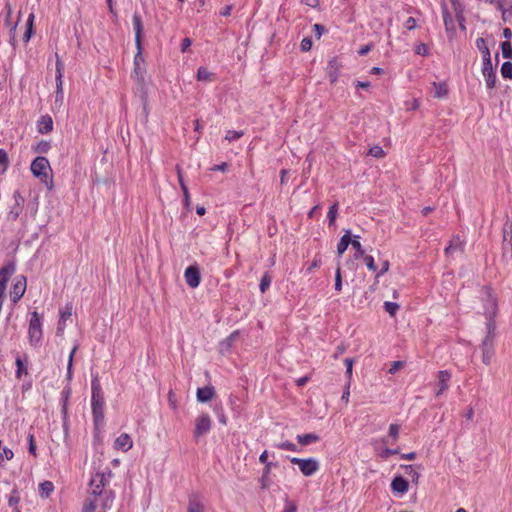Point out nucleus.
<instances>
[{"label": "nucleus", "mask_w": 512, "mask_h": 512, "mask_svg": "<svg viewBox=\"0 0 512 512\" xmlns=\"http://www.w3.org/2000/svg\"><path fill=\"white\" fill-rule=\"evenodd\" d=\"M104 393L100 384V380L96 375L91 381V408L93 419L96 425L104 420Z\"/></svg>", "instance_id": "1"}, {"label": "nucleus", "mask_w": 512, "mask_h": 512, "mask_svg": "<svg viewBox=\"0 0 512 512\" xmlns=\"http://www.w3.org/2000/svg\"><path fill=\"white\" fill-rule=\"evenodd\" d=\"M442 13H443V22H444L446 30L452 29L453 28V19L450 15L448 9L443 8Z\"/></svg>", "instance_id": "40"}, {"label": "nucleus", "mask_w": 512, "mask_h": 512, "mask_svg": "<svg viewBox=\"0 0 512 512\" xmlns=\"http://www.w3.org/2000/svg\"><path fill=\"white\" fill-rule=\"evenodd\" d=\"M291 463L298 465L301 473L304 476H312L319 470V462L314 458H297L292 457L290 459Z\"/></svg>", "instance_id": "9"}, {"label": "nucleus", "mask_w": 512, "mask_h": 512, "mask_svg": "<svg viewBox=\"0 0 512 512\" xmlns=\"http://www.w3.org/2000/svg\"><path fill=\"white\" fill-rule=\"evenodd\" d=\"M239 331H233L224 341L222 344H225L227 347H230L233 342L238 338Z\"/></svg>", "instance_id": "53"}, {"label": "nucleus", "mask_w": 512, "mask_h": 512, "mask_svg": "<svg viewBox=\"0 0 512 512\" xmlns=\"http://www.w3.org/2000/svg\"><path fill=\"white\" fill-rule=\"evenodd\" d=\"M214 395H215V390H214V387H212V386L198 388L197 393H196L197 400L201 403L210 401L214 397Z\"/></svg>", "instance_id": "20"}, {"label": "nucleus", "mask_w": 512, "mask_h": 512, "mask_svg": "<svg viewBox=\"0 0 512 512\" xmlns=\"http://www.w3.org/2000/svg\"><path fill=\"white\" fill-rule=\"evenodd\" d=\"M19 500L20 499H19V496H18L17 492L13 491L11 493V495L9 496L8 505L15 510V508H18Z\"/></svg>", "instance_id": "46"}, {"label": "nucleus", "mask_w": 512, "mask_h": 512, "mask_svg": "<svg viewBox=\"0 0 512 512\" xmlns=\"http://www.w3.org/2000/svg\"><path fill=\"white\" fill-rule=\"evenodd\" d=\"M243 131L228 130L225 135V140L231 142L240 139L243 136Z\"/></svg>", "instance_id": "41"}, {"label": "nucleus", "mask_w": 512, "mask_h": 512, "mask_svg": "<svg viewBox=\"0 0 512 512\" xmlns=\"http://www.w3.org/2000/svg\"><path fill=\"white\" fill-rule=\"evenodd\" d=\"M488 334L486 335L485 339L482 342L481 350H482V362L486 365H489L492 361V358L494 356L495 350H494V336L492 333V325H488Z\"/></svg>", "instance_id": "8"}, {"label": "nucleus", "mask_w": 512, "mask_h": 512, "mask_svg": "<svg viewBox=\"0 0 512 512\" xmlns=\"http://www.w3.org/2000/svg\"><path fill=\"white\" fill-rule=\"evenodd\" d=\"M53 130V119L50 115H42L37 121V131L41 134H48Z\"/></svg>", "instance_id": "16"}, {"label": "nucleus", "mask_w": 512, "mask_h": 512, "mask_svg": "<svg viewBox=\"0 0 512 512\" xmlns=\"http://www.w3.org/2000/svg\"><path fill=\"white\" fill-rule=\"evenodd\" d=\"M362 257H363V260H364L367 268L371 271H375L376 264H375L374 258L371 255H364Z\"/></svg>", "instance_id": "51"}, {"label": "nucleus", "mask_w": 512, "mask_h": 512, "mask_svg": "<svg viewBox=\"0 0 512 512\" xmlns=\"http://www.w3.org/2000/svg\"><path fill=\"white\" fill-rule=\"evenodd\" d=\"M340 68H341V63L339 62V60L336 57L332 58L329 61L328 66H327V74H328V77L332 84H334L337 81Z\"/></svg>", "instance_id": "19"}, {"label": "nucleus", "mask_w": 512, "mask_h": 512, "mask_svg": "<svg viewBox=\"0 0 512 512\" xmlns=\"http://www.w3.org/2000/svg\"><path fill=\"white\" fill-rule=\"evenodd\" d=\"M272 278L268 272H265L261 278L259 289L261 293H265L271 285Z\"/></svg>", "instance_id": "33"}, {"label": "nucleus", "mask_w": 512, "mask_h": 512, "mask_svg": "<svg viewBox=\"0 0 512 512\" xmlns=\"http://www.w3.org/2000/svg\"><path fill=\"white\" fill-rule=\"evenodd\" d=\"M115 499L114 492H107L99 497L87 498L85 503L87 505V511H93L97 509L109 510L111 509Z\"/></svg>", "instance_id": "4"}, {"label": "nucleus", "mask_w": 512, "mask_h": 512, "mask_svg": "<svg viewBox=\"0 0 512 512\" xmlns=\"http://www.w3.org/2000/svg\"><path fill=\"white\" fill-rule=\"evenodd\" d=\"M322 264V261L320 258H315L310 266L307 268V272L311 273L314 269L319 268Z\"/></svg>", "instance_id": "59"}, {"label": "nucleus", "mask_w": 512, "mask_h": 512, "mask_svg": "<svg viewBox=\"0 0 512 512\" xmlns=\"http://www.w3.org/2000/svg\"><path fill=\"white\" fill-rule=\"evenodd\" d=\"M337 212H338V203L336 202L329 208V211L327 213L329 225H334L335 220L337 218Z\"/></svg>", "instance_id": "37"}, {"label": "nucleus", "mask_w": 512, "mask_h": 512, "mask_svg": "<svg viewBox=\"0 0 512 512\" xmlns=\"http://www.w3.org/2000/svg\"><path fill=\"white\" fill-rule=\"evenodd\" d=\"M324 32H325V27L323 25L318 24V23L313 25V33L318 39L321 38V36L324 34Z\"/></svg>", "instance_id": "54"}, {"label": "nucleus", "mask_w": 512, "mask_h": 512, "mask_svg": "<svg viewBox=\"0 0 512 512\" xmlns=\"http://www.w3.org/2000/svg\"><path fill=\"white\" fill-rule=\"evenodd\" d=\"M501 51H502V55L504 58L506 59H511L512 58V45H511V42L510 41H504L501 43Z\"/></svg>", "instance_id": "35"}, {"label": "nucleus", "mask_w": 512, "mask_h": 512, "mask_svg": "<svg viewBox=\"0 0 512 512\" xmlns=\"http://www.w3.org/2000/svg\"><path fill=\"white\" fill-rule=\"evenodd\" d=\"M197 80L201 82H212L215 80V74L210 72L206 67H199L197 70Z\"/></svg>", "instance_id": "23"}, {"label": "nucleus", "mask_w": 512, "mask_h": 512, "mask_svg": "<svg viewBox=\"0 0 512 512\" xmlns=\"http://www.w3.org/2000/svg\"><path fill=\"white\" fill-rule=\"evenodd\" d=\"M344 364L346 366V376L348 378V381L351 382L354 361L351 358H346L344 359Z\"/></svg>", "instance_id": "44"}, {"label": "nucleus", "mask_w": 512, "mask_h": 512, "mask_svg": "<svg viewBox=\"0 0 512 512\" xmlns=\"http://www.w3.org/2000/svg\"><path fill=\"white\" fill-rule=\"evenodd\" d=\"M271 467H272V463L265 464V468L263 470V474H262V477H261L262 488H267L268 487V485L264 483V479L269 476L270 471H271Z\"/></svg>", "instance_id": "52"}, {"label": "nucleus", "mask_w": 512, "mask_h": 512, "mask_svg": "<svg viewBox=\"0 0 512 512\" xmlns=\"http://www.w3.org/2000/svg\"><path fill=\"white\" fill-rule=\"evenodd\" d=\"M399 430L400 427L397 424H390L389 426V435L394 439L397 440L399 436Z\"/></svg>", "instance_id": "55"}, {"label": "nucleus", "mask_w": 512, "mask_h": 512, "mask_svg": "<svg viewBox=\"0 0 512 512\" xmlns=\"http://www.w3.org/2000/svg\"><path fill=\"white\" fill-rule=\"evenodd\" d=\"M384 308L385 311L389 313L390 316H395L397 311L399 310V305L395 302L386 301L384 303Z\"/></svg>", "instance_id": "39"}, {"label": "nucleus", "mask_w": 512, "mask_h": 512, "mask_svg": "<svg viewBox=\"0 0 512 512\" xmlns=\"http://www.w3.org/2000/svg\"><path fill=\"white\" fill-rule=\"evenodd\" d=\"M369 155L375 158H383L385 156V152L381 146H373L369 149Z\"/></svg>", "instance_id": "43"}, {"label": "nucleus", "mask_w": 512, "mask_h": 512, "mask_svg": "<svg viewBox=\"0 0 512 512\" xmlns=\"http://www.w3.org/2000/svg\"><path fill=\"white\" fill-rule=\"evenodd\" d=\"M136 48H137V52L134 56L133 74L138 81H144L146 69H145V60L142 55V46L136 47Z\"/></svg>", "instance_id": "12"}, {"label": "nucleus", "mask_w": 512, "mask_h": 512, "mask_svg": "<svg viewBox=\"0 0 512 512\" xmlns=\"http://www.w3.org/2000/svg\"><path fill=\"white\" fill-rule=\"evenodd\" d=\"M30 170L33 176L38 178L48 190H52L54 188L52 169L46 157H36L31 163Z\"/></svg>", "instance_id": "2"}, {"label": "nucleus", "mask_w": 512, "mask_h": 512, "mask_svg": "<svg viewBox=\"0 0 512 512\" xmlns=\"http://www.w3.org/2000/svg\"><path fill=\"white\" fill-rule=\"evenodd\" d=\"M501 75L505 79L512 78V63L510 61H506L501 66Z\"/></svg>", "instance_id": "34"}, {"label": "nucleus", "mask_w": 512, "mask_h": 512, "mask_svg": "<svg viewBox=\"0 0 512 512\" xmlns=\"http://www.w3.org/2000/svg\"><path fill=\"white\" fill-rule=\"evenodd\" d=\"M56 57V91H63V75L65 65L64 62L60 59L58 53L55 54Z\"/></svg>", "instance_id": "15"}, {"label": "nucleus", "mask_w": 512, "mask_h": 512, "mask_svg": "<svg viewBox=\"0 0 512 512\" xmlns=\"http://www.w3.org/2000/svg\"><path fill=\"white\" fill-rule=\"evenodd\" d=\"M358 238H359L358 236H355L354 239H352V241H351L352 247L356 250V255H355L356 258L362 257L365 255V251H364L361 243L359 242Z\"/></svg>", "instance_id": "38"}, {"label": "nucleus", "mask_w": 512, "mask_h": 512, "mask_svg": "<svg viewBox=\"0 0 512 512\" xmlns=\"http://www.w3.org/2000/svg\"><path fill=\"white\" fill-rule=\"evenodd\" d=\"M462 249V241L460 240L459 236H454L450 242L449 245L445 248L444 252L445 255H450L456 250Z\"/></svg>", "instance_id": "27"}, {"label": "nucleus", "mask_w": 512, "mask_h": 512, "mask_svg": "<svg viewBox=\"0 0 512 512\" xmlns=\"http://www.w3.org/2000/svg\"><path fill=\"white\" fill-rule=\"evenodd\" d=\"M0 165L3 167V171H5L9 165L8 155L4 149H0Z\"/></svg>", "instance_id": "47"}, {"label": "nucleus", "mask_w": 512, "mask_h": 512, "mask_svg": "<svg viewBox=\"0 0 512 512\" xmlns=\"http://www.w3.org/2000/svg\"><path fill=\"white\" fill-rule=\"evenodd\" d=\"M114 446L116 449L127 452L133 446L132 438L130 437L129 434L122 433L116 438Z\"/></svg>", "instance_id": "17"}, {"label": "nucleus", "mask_w": 512, "mask_h": 512, "mask_svg": "<svg viewBox=\"0 0 512 512\" xmlns=\"http://www.w3.org/2000/svg\"><path fill=\"white\" fill-rule=\"evenodd\" d=\"M28 444H29V447H28L29 453L31 455H33L34 457H36L37 456L36 444H35V439H34V435L33 434H29L28 435Z\"/></svg>", "instance_id": "49"}, {"label": "nucleus", "mask_w": 512, "mask_h": 512, "mask_svg": "<svg viewBox=\"0 0 512 512\" xmlns=\"http://www.w3.org/2000/svg\"><path fill=\"white\" fill-rule=\"evenodd\" d=\"M192 44V41L190 38H184L181 43V52H186Z\"/></svg>", "instance_id": "63"}, {"label": "nucleus", "mask_w": 512, "mask_h": 512, "mask_svg": "<svg viewBox=\"0 0 512 512\" xmlns=\"http://www.w3.org/2000/svg\"><path fill=\"white\" fill-rule=\"evenodd\" d=\"M132 23H133V29L135 33V44L136 47H140L141 45V38H142V32H143V24L141 16L138 13H134L132 17Z\"/></svg>", "instance_id": "18"}, {"label": "nucleus", "mask_w": 512, "mask_h": 512, "mask_svg": "<svg viewBox=\"0 0 512 512\" xmlns=\"http://www.w3.org/2000/svg\"><path fill=\"white\" fill-rule=\"evenodd\" d=\"M334 288L337 292H340L342 290V274H341V267L340 263L338 262L337 268L335 271V284Z\"/></svg>", "instance_id": "36"}, {"label": "nucleus", "mask_w": 512, "mask_h": 512, "mask_svg": "<svg viewBox=\"0 0 512 512\" xmlns=\"http://www.w3.org/2000/svg\"><path fill=\"white\" fill-rule=\"evenodd\" d=\"M13 200H14V203H13V205H11V207L7 213V219L9 221H16L20 217V215L22 214L23 208H24V203H25V199L22 196V194L20 193V191H15L13 193Z\"/></svg>", "instance_id": "11"}, {"label": "nucleus", "mask_w": 512, "mask_h": 512, "mask_svg": "<svg viewBox=\"0 0 512 512\" xmlns=\"http://www.w3.org/2000/svg\"><path fill=\"white\" fill-rule=\"evenodd\" d=\"M390 264L388 260L383 261L381 270L377 273L376 278L381 277L389 270Z\"/></svg>", "instance_id": "62"}, {"label": "nucleus", "mask_w": 512, "mask_h": 512, "mask_svg": "<svg viewBox=\"0 0 512 512\" xmlns=\"http://www.w3.org/2000/svg\"><path fill=\"white\" fill-rule=\"evenodd\" d=\"M168 402L172 409H174V410L177 409V399H176L175 394L172 391H170L168 393Z\"/></svg>", "instance_id": "58"}, {"label": "nucleus", "mask_w": 512, "mask_h": 512, "mask_svg": "<svg viewBox=\"0 0 512 512\" xmlns=\"http://www.w3.org/2000/svg\"><path fill=\"white\" fill-rule=\"evenodd\" d=\"M42 316L37 312L31 313V318L28 326V338L31 346H38L42 340Z\"/></svg>", "instance_id": "3"}, {"label": "nucleus", "mask_w": 512, "mask_h": 512, "mask_svg": "<svg viewBox=\"0 0 512 512\" xmlns=\"http://www.w3.org/2000/svg\"><path fill=\"white\" fill-rule=\"evenodd\" d=\"M451 379V373L447 370L438 372V390L436 396L443 394L449 387V381Z\"/></svg>", "instance_id": "14"}, {"label": "nucleus", "mask_w": 512, "mask_h": 512, "mask_svg": "<svg viewBox=\"0 0 512 512\" xmlns=\"http://www.w3.org/2000/svg\"><path fill=\"white\" fill-rule=\"evenodd\" d=\"M26 287V277L24 275L17 276L10 290V300L13 304L18 303L19 300L23 297L26 291Z\"/></svg>", "instance_id": "10"}, {"label": "nucleus", "mask_w": 512, "mask_h": 512, "mask_svg": "<svg viewBox=\"0 0 512 512\" xmlns=\"http://www.w3.org/2000/svg\"><path fill=\"white\" fill-rule=\"evenodd\" d=\"M107 479L103 473H96L91 477L90 490L87 498L99 497L100 495L113 492L112 490L106 489Z\"/></svg>", "instance_id": "6"}, {"label": "nucleus", "mask_w": 512, "mask_h": 512, "mask_svg": "<svg viewBox=\"0 0 512 512\" xmlns=\"http://www.w3.org/2000/svg\"><path fill=\"white\" fill-rule=\"evenodd\" d=\"M351 235L350 230H347L346 233L341 237L338 245H337V253L339 256L347 250L348 246L351 244Z\"/></svg>", "instance_id": "22"}, {"label": "nucleus", "mask_w": 512, "mask_h": 512, "mask_svg": "<svg viewBox=\"0 0 512 512\" xmlns=\"http://www.w3.org/2000/svg\"><path fill=\"white\" fill-rule=\"evenodd\" d=\"M277 447L282 450L297 451V446L289 441L281 442L277 445Z\"/></svg>", "instance_id": "48"}, {"label": "nucleus", "mask_w": 512, "mask_h": 512, "mask_svg": "<svg viewBox=\"0 0 512 512\" xmlns=\"http://www.w3.org/2000/svg\"><path fill=\"white\" fill-rule=\"evenodd\" d=\"M320 440V437L317 434L314 433H308V434H302L297 436V441L301 445H309L312 443H316Z\"/></svg>", "instance_id": "25"}, {"label": "nucleus", "mask_w": 512, "mask_h": 512, "mask_svg": "<svg viewBox=\"0 0 512 512\" xmlns=\"http://www.w3.org/2000/svg\"><path fill=\"white\" fill-rule=\"evenodd\" d=\"M50 147L51 146L48 141L42 140L37 144L35 151L38 153H47L49 151Z\"/></svg>", "instance_id": "45"}, {"label": "nucleus", "mask_w": 512, "mask_h": 512, "mask_svg": "<svg viewBox=\"0 0 512 512\" xmlns=\"http://www.w3.org/2000/svg\"><path fill=\"white\" fill-rule=\"evenodd\" d=\"M404 366L402 361H394L389 369V373L394 374Z\"/></svg>", "instance_id": "57"}, {"label": "nucleus", "mask_w": 512, "mask_h": 512, "mask_svg": "<svg viewBox=\"0 0 512 512\" xmlns=\"http://www.w3.org/2000/svg\"><path fill=\"white\" fill-rule=\"evenodd\" d=\"M497 9L502 13L503 21L512 20V5L509 8H505L502 1L498 0L496 2Z\"/></svg>", "instance_id": "29"}, {"label": "nucleus", "mask_w": 512, "mask_h": 512, "mask_svg": "<svg viewBox=\"0 0 512 512\" xmlns=\"http://www.w3.org/2000/svg\"><path fill=\"white\" fill-rule=\"evenodd\" d=\"M78 349V346L75 345L70 354H69V358H68V365H67V377L70 379L72 377V364H73V359H74V355L76 353Z\"/></svg>", "instance_id": "42"}, {"label": "nucleus", "mask_w": 512, "mask_h": 512, "mask_svg": "<svg viewBox=\"0 0 512 512\" xmlns=\"http://www.w3.org/2000/svg\"><path fill=\"white\" fill-rule=\"evenodd\" d=\"M15 364L17 367L16 372H15L16 378L21 379L23 375L28 374L27 367H26L24 361L20 357L16 358Z\"/></svg>", "instance_id": "31"}, {"label": "nucleus", "mask_w": 512, "mask_h": 512, "mask_svg": "<svg viewBox=\"0 0 512 512\" xmlns=\"http://www.w3.org/2000/svg\"><path fill=\"white\" fill-rule=\"evenodd\" d=\"M300 48H301V51H303V52L310 51L311 48H312V40H311V38H309V37L303 38L301 43H300Z\"/></svg>", "instance_id": "50"}, {"label": "nucleus", "mask_w": 512, "mask_h": 512, "mask_svg": "<svg viewBox=\"0 0 512 512\" xmlns=\"http://www.w3.org/2000/svg\"><path fill=\"white\" fill-rule=\"evenodd\" d=\"M408 488V482L403 477H394L391 482V489L395 493L404 494L408 491Z\"/></svg>", "instance_id": "21"}, {"label": "nucleus", "mask_w": 512, "mask_h": 512, "mask_svg": "<svg viewBox=\"0 0 512 512\" xmlns=\"http://www.w3.org/2000/svg\"><path fill=\"white\" fill-rule=\"evenodd\" d=\"M203 504L196 498L190 499L188 504V512H202Z\"/></svg>", "instance_id": "32"}, {"label": "nucleus", "mask_w": 512, "mask_h": 512, "mask_svg": "<svg viewBox=\"0 0 512 512\" xmlns=\"http://www.w3.org/2000/svg\"><path fill=\"white\" fill-rule=\"evenodd\" d=\"M433 88H434V96L436 98L442 99L448 95V88H447V84L445 82H439V83L434 82Z\"/></svg>", "instance_id": "26"}, {"label": "nucleus", "mask_w": 512, "mask_h": 512, "mask_svg": "<svg viewBox=\"0 0 512 512\" xmlns=\"http://www.w3.org/2000/svg\"><path fill=\"white\" fill-rule=\"evenodd\" d=\"M405 27L406 29L408 30H413L416 28V20L414 17H409L406 21H405Z\"/></svg>", "instance_id": "61"}, {"label": "nucleus", "mask_w": 512, "mask_h": 512, "mask_svg": "<svg viewBox=\"0 0 512 512\" xmlns=\"http://www.w3.org/2000/svg\"><path fill=\"white\" fill-rule=\"evenodd\" d=\"M54 491V484L51 481H44L39 484V494L43 498H48Z\"/></svg>", "instance_id": "28"}, {"label": "nucleus", "mask_w": 512, "mask_h": 512, "mask_svg": "<svg viewBox=\"0 0 512 512\" xmlns=\"http://www.w3.org/2000/svg\"><path fill=\"white\" fill-rule=\"evenodd\" d=\"M350 385H351V382L350 381H347V384H346V387H345V390L342 394V397L341 399L343 401H345L346 403L349 402V397H350Z\"/></svg>", "instance_id": "60"}, {"label": "nucleus", "mask_w": 512, "mask_h": 512, "mask_svg": "<svg viewBox=\"0 0 512 512\" xmlns=\"http://www.w3.org/2000/svg\"><path fill=\"white\" fill-rule=\"evenodd\" d=\"M372 49H373V45H372V44H367V45L363 46V47L358 51V54H359L360 56H364V55L368 54Z\"/></svg>", "instance_id": "64"}, {"label": "nucleus", "mask_w": 512, "mask_h": 512, "mask_svg": "<svg viewBox=\"0 0 512 512\" xmlns=\"http://www.w3.org/2000/svg\"><path fill=\"white\" fill-rule=\"evenodd\" d=\"M4 9H5V13H6L5 20H4L5 21V25L10 27L11 31H15L17 26H18V22H19L20 16L18 17V20L15 23H13L12 20H11L12 6H11V4L8 1L5 3V8Z\"/></svg>", "instance_id": "24"}, {"label": "nucleus", "mask_w": 512, "mask_h": 512, "mask_svg": "<svg viewBox=\"0 0 512 512\" xmlns=\"http://www.w3.org/2000/svg\"><path fill=\"white\" fill-rule=\"evenodd\" d=\"M72 316V306H66L65 310L61 312V321L65 322Z\"/></svg>", "instance_id": "56"}, {"label": "nucleus", "mask_w": 512, "mask_h": 512, "mask_svg": "<svg viewBox=\"0 0 512 512\" xmlns=\"http://www.w3.org/2000/svg\"><path fill=\"white\" fill-rule=\"evenodd\" d=\"M184 277L186 284L191 288H196L200 285L201 275L197 266L192 265L185 269Z\"/></svg>", "instance_id": "13"}, {"label": "nucleus", "mask_w": 512, "mask_h": 512, "mask_svg": "<svg viewBox=\"0 0 512 512\" xmlns=\"http://www.w3.org/2000/svg\"><path fill=\"white\" fill-rule=\"evenodd\" d=\"M482 74L485 79L487 88L493 89L496 86L497 78L492 66L490 50L488 47H484L483 51Z\"/></svg>", "instance_id": "5"}, {"label": "nucleus", "mask_w": 512, "mask_h": 512, "mask_svg": "<svg viewBox=\"0 0 512 512\" xmlns=\"http://www.w3.org/2000/svg\"><path fill=\"white\" fill-rule=\"evenodd\" d=\"M212 428V419L206 414L202 413L195 418L193 436L198 439L210 432Z\"/></svg>", "instance_id": "7"}, {"label": "nucleus", "mask_w": 512, "mask_h": 512, "mask_svg": "<svg viewBox=\"0 0 512 512\" xmlns=\"http://www.w3.org/2000/svg\"><path fill=\"white\" fill-rule=\"evenodd\" d=\"M14 457V453L11 449L7 447H3L1 445L0 449V466H5L6 462L11 460Z\"/></svg>", "instance_id": "30"}]
</instances>
